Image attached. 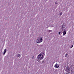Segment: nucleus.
<instances>
[{"label": "nucleus", "mask_w": 74, "mask_h": 74, "mask_svg": "<svg viewBox=\"0 0 74 74\" xmlns=\"http://www.w3.org/2000/svg\"><path fill=\"white\" fill-rule=\"evenodd\" d=\"M44 56H45V54L44 53H41L38 56V60L39 62H40V60H41L42 59H43V58L44 57Z\"/></svg>", "instance_id": "nucleus-1"}, {"label": "nucleus", "mask_w": 74, "mask_h": 74, "mask_svg": "<svg viewBox=\"0 0 74 74\" xmlns=\"http://www.w3.org/2000/svg\"><path fill=\"white\" fill-rule=\"evenodd\" d=\"M42 38L41 37H39L37 40V43H40L41 42H42Z\"/></svg>", "instance_id": "nucleus-2"}, {"label": "nucleus", "mask_w": 74, "mask_h": 74, "mask_svg": "<svg viewBox=\"0 0 74 74\" xmlns=\"http://www.w3.org/2000/svg\"><path fill=\"white\" fill-rule=\"evenodd\" d=\"M66 71L67 73H69L70 71V68L69 67H66Z\"/></svg>", "instance_id": "nucleus-3"}, {"label": "nucleus", "mask_w": 74, "mask_h": 74, "mask_svg": "<svg viewBox=\"0 0 74 74\" xmlns=\"http://www.w3.org/2000/svg\"><path fill=\"white\" fill-rule=\"evenodd\" d=\"M56 68H58L59 67V65L58 64H56L55 65V66H54Z\"/></svg>", "instance_id": "nucleus-4"}, {"label": "nucleus", "mask_w": 74, "mask_h": 74, "mask_svg": "<svg viewBox=\"0 0 74 74\" xmlns=\"http://www.w3.org/2000/svg\"><path fill=\"white\" fill-rule=\"evenodd\" d=\"M66 34V31L65 30L63 32V36H65Z\"/></svg>", "instance_id": "nucleus-5"}, {"label": "nucleus", "mask_w": 74, "mask_h": 74, "mask_svg": "<svg viewBox=\"0 0 74 74\" xmlns=\"http://www.w3.org/2000/svg\"><path fill=\"white\" fill-rule=\"evenodd\" d=\"M6 51H7V50L6 49H4V52H3V54H4L5 53V52H6Z\"/></svg>", "instance_id": "nucleus-6"}, {"label": "nucleus", "mask_w": 74, "mask_h": 74, "mask_svg": "<svg viewBox=\"0 0 74 74\" xmlns=\"http://www.w3.org/2000/svg\"><path fill=\"white\" fill-rule=\"evenodd\" d=\"M68 55V54H66L65 55V56L66 58V57H67Z\"/></svg>", "instance_id": "nucleus-7"}, {"label": "nucleus", "mask_w": 74, "mask_h": 74, "mask_svg": "<svg viewBox=\"0 0 74 74\" xmlns=\"http://www.w3.org/2000/svg\"><path fill=\"white\" fill-rule=\"evenodd\" d=\"M73 45H72L71 46V47H70V48H71H71H73Z\"/></svg>", "instance_id": "nucleus-8"}, {"label": "nucleus", "mask_w": 74, "mask_h": 74, "mask_svg": "<svg viewBox=\"0 0 74 74\" xmlns=\"http://www.w3.org/2000/svg\"><path fill=\"white\" fill-rule=\"evenodd\" d=\"M65 27H63V26L62 27V29H64V28Z\"/></svg>", "instance_id": "nucleus-9"}, {"label": "nucleus", "mask_w": 74, "mask_h": 74, "mask_svg": "<svg viewBox=\"0 0 74 74\" xmlns=\"http://www.w3.org/2000/svg\"><path fill=\"white\" fill-rule=\"evenodd\" d=\"M20 56V54H18L17 56L18 57H19Z\"/></svg>", "instance_id": "nucleus-10"}, {"label": "nucleus", "mask_w": 74, "mask_h": 74, "mask_svg": "<svg viewBox=\"0 0 74 74\" xmlns=\"http://www.w3.org/2000/svg\"><path fill=\"white\" fill-rule=\"evenodd\" d=\"M61 32H59V34H60Z\"/></svg>", "instance_id": "nucleus-11"}, {"label": "nucleus", "mask_w": 74, "mask_h": 74, "mask_svg": "<svg viewBox=\"0 0 74 74\" xmlns=\"http://www.w3.org/2000/svg\"><path fill=\"white\" fill-rule=\"evenodd\" d=\"M60 15H62V12H61L60 13Z\"/></svg>", "instance_id": "nucleus-12"}, {"label": "nucleus", "mask_w": 74, "mask_h": 74, "mask_svg": "<svg viewBox=\"0 0 74 74\" xmlns=\"http://www.w3.org/2000/svg\"><path fill=\"white\" fill-rule=\"evenodd\" d=\"M52 32V30H49V32Z\"/></svg>", "instance_id": "nucleus-13"}, {"label": "nucleus", "mask_w": 74, "mask_h": 74, "mask_svg": "<svg viewBox=\"0 0 74 74\" xmlns=\"http://www.w3.org/2000/svg\"><path fill=\"white\" fill-rule=\"evenodd\" d=\"M55 4H57V2H56L55 3Z\"/></svg>", "instance_id": "nucleus-14"}]
</instances>
